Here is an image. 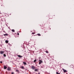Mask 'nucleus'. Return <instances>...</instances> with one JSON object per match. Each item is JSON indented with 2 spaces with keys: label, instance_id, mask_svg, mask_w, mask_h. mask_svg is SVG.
Returning <instances> with one entry per match:
<instances>
[{
  "label": "nucleus",
  "instance_id": "f257e3e1",
  "mask_svg": "<svg viewBox=\"0 0 74 74\" xmlns=\"http://www.w3.org/2000/svg\"><path fill=\"white\" fill-rule=\"evenodd\" d=\"M39 64H41V63H42V61H41V60H39Z\"/></svg>",
  "mask_w": 74,
  "mask_h": 74
},
{
  "label": "nucleus",
  "instance_id": "f03ea898",
  "mask_svg": "<svg viewBox=\"0 0 74 74\" xmlns=\"http://www.w3.org/2000/svg\"><path fill=\"white\" fill-rule=\"evenodd\" d=\"M62 70L63 71L64 73H66V72H67V70L64 69L62 68Z\"/></svg>",
  "mask_w": 74,
  "mask_h": 74
},
{
  "label": "nucleus",
  "instance_id": "7ed1b4c3",
  "mask_svg": "<svg viewBox=\"0 0 74 74\" xmlns=\"http://www.w3.org/2000/svg\"><path fill=\"white\" fill-rule=\"evenodd\" d=\"M4 53V51H0V53L1 54H3V53Z\"/></svg>",
  "mask_w": 74,
  "mask_h": 74
},
{
  "label": "nucleus",
  "instance_id": "20e7f679",
  "mask_svg": "<svg viewBox=\"0 0 74 74\" xmlns=\"http://www.w3.org/2000/svg\"><path fill=\"white\" fill-rule=\"evenodd\" d=\"M32 69H35V67H34V66H32L31 67Z\"/></svg>",
  "mask_w": 74,
  "mask_h": 74
},
{
  "label": "nucleus",
  "instance_id": "39448f33",
  "mask_svg": "<svg viewBox=\"0 0 74 74\" xmlns=\"http://www.w3.org/2000/svg\"><path fill=\"white\" fill-rule=\"evenodd\" d=\"M8 34H3V36H8Z\"/></svg>",
  "mask_w": 74,
  "mask_h": 74
},
{
  "label": "nucleus",
  "instance_id": "423d86ee",
  "mask_svg": "<svg viewBox=\"0 0 74 74\" xmlns=\"http://www.w3.org/2000/svg\"><path fill=\"white\" fill-rule=\"evenodd\" d=\"M18 57H19V58H22L23 57V56H21L20 55H18Z\"/></svg>",
  "mask_w": 74,
  "mask_h": 74
},
{
  "label": "nucleus",
  "instance_id": "0eeeda50",
  "mask_svg": "<svg viewBox=\"0 0 74 74\" xmlns=\"http://www.w3.org/2000/svg\"><path fill=\"white\" fill-rule=\"evenodd\" d=\"M9 71H10V70H11V69L10 68V67H8V69H7Z\"/></svg>",
  "mask_w": 74,
  "mask_h": 74
},
{
  "label": "nucleus",
  "instance_id": "6e6552de",
  "mask_svg": "<svg viewBox=\"0 0 74 74\" xmlns=\"http://www.w3.org/2000/svg\"><path fill=\"white\" fill-rule=\"evenodd\" d=\"M23 63L24 65H26V62H23Z\"/></svg>",
  "mask_w": 74,
  "mask_h": 74
},
{
  "label": "nucleus",
  "instance_id": "1a4fd4ad",
  "mask_svg": "<svg viewBox=\"0 0 74 74\" xmlns=\"http://www.w3.org/2000/svg\"><path fill=\"white\" fill-rule=\"evenodd\" d=\"M7 68V67L4 66V69H6Z\"/></svg>",
  "mask_w": 74,
  "mask_h": 74
},
{
  "label": "nucleus",
  "instance_id": "9d476101",
  "mask_svg": "<svg viewBox=\"0 0 74 74\" xmlns=\"http://www.w3.org/2000/svg\"><path fill=\"white\" fill-rule=\"evenodd\" d=\"M5 42L6 43H8V41L7 40H5Z\"/></svg>",
  "mask_w": 74,
  "mask_h": 74
},
{
  "label": "nucleus",
  "instance_id": "9b49d317",
  "mask_svg": "<svg viewBox=\"0 0 74 74\" xmlns=\"http://www.w3.org/2000/svg\"><path fill=\"white\" fill-rule=\"evenodd\" d=\"M34 62H37V59H36L35 60H34Z\"/></svg>",
  "mask_w": 74,
  "mask_h": 74
},
{
  "label": "nucleus",
  "instance_id": "f8f14e48",
  "mask_svg": "<svg viewBox=\"0 0 74 74\" xmlns=\"http://www.w3.org/2000/svg\"><path fill=\"white\" fill-rule=\"evenodd\" d=\"M35 71H38V69H36L35 70Z\"/></svg>",
  "mask_w": 74,
  "mask_h": 74
},
{
  "label": "nucleus",
  "instance_id": "ddd939ff",
  "mask_svg": "<svg viewBox=\"0 0 74 74\" xmlns=\"http://www.w3.org/2000/svg\"><path fill=\"white\" fill-rule=\"evenodd\" d=\"M12 31L13 32H15V30L14 29H12Z\"/></svg>",
  "mask_w": 74,
  "mask_h": 74
},
{
  "label": "nucleus",
  "instance_id": "4468645a",
  "mask_svg": "<svg viewBox=\"0 0 74 74\" xmlns=\"http://www.w3.org/2000/svg\"><path fill=\"white\" fill-rule=\"evenodd\" d=\"M37 35L38 36H41V34H37Z\"/></svg>",
  "mask_w": 74,
  "mask_h": 74
},
{
  "label": "nucleus",
  "instance_id": "2eb2a0df",
  "mask_svg": "<svg viewBox=\"0 0 74 74\" xmlns=\"http://www.w3.org/2000/svg\"><path fill=\"white\" fill-rule=\"evenodd\" d=\"M21 68L22 69H24V67H23V66H21Z\"/></svg>",
  "mask_w": 74,
  "mask_h": 74
},
{
  "label": "nucleus",
  "instance_id": "dca6fc26",
  "mask_svg": "<svg viewBox=\"0 0 74 74\" xmlns=\"http://www.w3.org/2000/svg\"><path fill=\"white\" fill-rule=\"evenodd\" d=\"M3 56L4 57H5L6 56V55L5 54H3Z\"/></svg>",
  "mask_w": 74,
  "mask_h": 74
},
{
  "label": "nucleus",
  "instance_id": "f3484780",
  "mask_svg": "<svg viewBox=\"0 0 74 74\" xmlns=\"http://www.w3.org/2000/svg\"><path fill=\"white\" fill-rule=\"evenodd\" d=\"M56 74H60V73H58V72H56Z\"/></svg>",
  "mask_w": 74,
  "mask_h": 74
},
{
  "label": "nucleus",
  "instance_id": "a211bd4d",
  "mask_svg": "<svg viewBox=\"0 0 74 74\" xmlns=\"http://www.w3.org/2000/svg\"><path fill=\"white\" fill-rule=\"evenodd\" d=\"M16 72H18V71H18V70H16Z\"/></svg>",
  "mask_w": 74,
  "mask_h": 74
},
{
  "label": "nucleus",
  "instance_id": "6ab92c4d",
  "mask_svg": "<svg viewBox=\"0 0 74 74\" xmlns=\"http://www.w3.org/2000/svg\"><path fill=\"white\" fill-rule=\"evenodd\" d=\"M32 34H35V33H34V32H32Z\"/></svg>",
  "mask_w": 74,
  "mask_h": 74
},
{
  "label": "nucleus",
  "instance_id": "aec40b11",
  "mask_svg": "<svg viewBox=\"0 0 74 74\" xmlns=\"http://www.w3.org/2000/svg\"><path fill=\"white\" fill-rule=\"evenodd\" d=\"M46 52L47 53H49V52L48 51H46Z\"/></svg>",
  "mask_w": 74,
  "mask_h": 74
},
{
  "label": "nucleus",
  "instance_id": "412c9836",
  "mask_svg": "<svg viewBox=\"0 0 74 74\" xmlns=\"http://www.w3.org/2000/svg\"><path fill=\"white\" fill-rule=\"evenodd\" d=\"M0 62L1 63H3V62L2 61H0Z\"/></svg>",
  "mask_w": 74,
  "mask_h": 74
},
{
  "label": "nucleus",
  "instance_id": "4be33fe9",
  "mask_svg": "<svg viewBox=\"0 0 74 74\" xmlns=\"http://www.w3.org/2000/svg\"><path fill=\"white\" fill-rule=\"evenodd\" d=\"M11 74H14V73L13 72H12L11 73Z\"/></svg>",
  "mask_w": 74,
  "mask_h": 74
},
{
  "label": "nucleus",
  "instance_id": "5701e85b",
  "mask_svg": "<svg viewBox=\"0 0 74 74\" xmlns=\"http://www.w3.org/2000/svg\"><path fill=\"white\" fill-rule=\"evenodd\" d=\"M19 33H17V35H19Z\"/></svg>",
  "mask_w": 74,
  "mask_h": 74
},
{
  "label": "nucleus",
  "instance_id": "b1692460",
  "mask_svg": "<svg viewBox=\"0 0 74 74\" xmlns=\"http://www.w3.org/2000/svg\"><path fill=\"white\" fill-rule=\"evenodd\" d=\"M38 74H40V73H38Z\"/></svg>",
  "mask_w": 74,
  "mask_h": 74
},
{
  "label": "nucleus",
  "instance_id": "393cba45",
  "mask_svg": "<svg viewBox=\"0 0 74 74\" xmlns=\"http://www.w3.org/2000/svg\"><path fill=\"white\" fill-rule=\"evenodd\" d=\"M46 32H45V33H46Z\"/></svg>",
  "mask_w": 74,
  "mask_h": 74
},
{
  "label": "nucleus",
  "instance_id": "a878e982",
  "mask_svg": "<svg viewBox=\"0 0 74 74\" xmlns=\"http://www.w3.org/2000/svg\"><path fill=\"white\" fill-rule=\"evenodd\" d=\"M0 22H1V21H0Z\"/></svg>",
  "mask_w": 74,
  "mask_h": 74
}]
</instances>
